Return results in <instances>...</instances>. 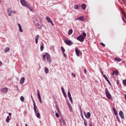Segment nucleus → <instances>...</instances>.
Listing matches in <instances>:
<instances>
[{"label": "nucleus", "instance_id": "obj_1", "mask_svg": "<svg viewBox=\"0 0 126 126\" xmlns=\"http://www.w3.org/2000/svg\"><path fill=\"white\" fill-rule=\"evenodd\" d=\"M20 2L23 6L28 8L32 12H34L33 7L25 0H20Z\"/></svg>", "mask_w": 126, "mask_h": 126}, {"label": "nucleus", "instance_id": "obj_2", "mask_svg": "<svg viewBox=\"0 0 126 126\" xmlns=\"http://www.w3.org/2000/svg\"><path fill=\"white\" fill-rule=\"evenodd\" d=\"M86 32H83L82 34L80 35L79 36L77 37V40L78 41H79L80 42H84V39L86 37Z\"/></svg>", "mask_w": 126, "mask_h": 126}, {"label": "nucleus", "instance_id": "obj_3", "mask_svg": "<svg viewBox=\"0 0 126 126\" xmlns=\"http://www.w3.org/2000/svg\"><path fill=\"white\" fill-rule=\"evenodd\" d=\"M105 93L107 98H108L109 100L111 99L112 98V96L111 95V94H110V93H109V90H108L107 88H105Z\"/></svg>", "mask_w": 126, "mask_h": 126}, {"label": "nucleus", "instance_id": "obj_4", "mask_svg": "<svg viewBox=\"0 0 126 126\" xmlns=\"http://www.w3.org/2000/svg\"><path fill=\"white\" fill-rule=\"evenodd\" d=\"M45 56L46 57V60L48 63H51L52 59H51V56H50V54L48 53H45Z\"/></svg>", "mask_w": 126, "mask_h": 126}, {"label": "nucleus", "instance_id": "obj_5", "mask_svg": "<svg viewBox=\"0 0 126 126\" xmlns=\"http://www.w3.org/2000/svg\"><path fill=\"white\" fill-rule=\"evenodd\" d=\"M8 92V88L7 87L2 88L0 90V92L2 94H6V93H7Z\"/></svg>", "mask_w": 126, "mask_h": 126}, {"label": "nucleus", "instance_id": "obj_6", "mask_svg": "<svg viewBox=\"0 0 126 126\" xmlns=\"http://www.w3.org/2000/svg\"><path fill=\"white\" fill-rule=\"evenodd\" d=\"M64 42L66 45H67L68 46H71V45H73V42H72V41H71L70 40H64Z\"/></svg>", "mask_w": 126, "mask_h": 126}, {"label": "nucleus", "instance_id": "obj_7", "mask_svg": "<svg viewBox=\"0 0 126 126\" xmlns=\"http://www.w3.org/2000/svg\"><path fill=\"white\" fill-rule=\"evenodd\" d=\"M37 96H38V100L40 104H42V98H41V94H40V92L39 91V90H37Z\"/></svg>", "mask_w": 126, "mask_h": 126}, {"label": "nucleus", "instance_id": "obj_8", "mask_svg": "<svg viewBox=\"0 0 126 126\" xmlns=\"http://www.w3.org/2000/svg\"><path fill=\"white\" fill-rule=\"evenodd\" d=\"M84 115H85V117H86V119H90V117H91V114L90 112H87V114H86V112H84Z\"/></svg>", "mask_w": 126, "mask_h": 126}, {"label": "nucleus", "instance_id": "obj_9", "mask_svg": "<svg viewBox=\"0 0 126 126\" xmlns=\"http://www.w3.org/2000/svg\"><path fill=\"white\" fill-rule=\"evenodd\" d=\"M46 19L48 21V22H49V23H51V25H52V26H54V23H53V21H52L51 18H50L49 17H46Z\"/></svg>", "mask_w": 126, "mask_h": 126}, {"label": "nucleus", "instance_id": "obj_10", "mask_svg": "<svg viewBox=\"0 0 126 126\" xmlns=\"http://www.w3.org/2000/svg\"><path fill=\"white\" fill-rule=\"evenodd\" d=\"M7 11L8 12V16H11V14H12V10H11V8H8Z\"/></svg>", "mask_w": 126, "mask_h": 126}, {"label": "nucleus", "instance_id": "obj_11", "mask_svg": "<svg viewBox=\"0 0 126 126\" xmlns=\"http://www.w3.org/2000/svg\"><path fill=\"white\" fill-rule=\"evenodd\" d=\"M75 20H80V21H83L84 20V16H81L80 17H79L75 19Z\"/></svg>", "mask_w": 126, "mask_h": 126}, {"label": "nucleus", "instance_id": "obj_12", "mask_svg": "<svg viewBox=\"0 0 126 126\" xmlns=\"http://www.w3.org/2000/svg\"><path fill=\"white\" fill-rule=\"evenodd\" d=\"M119 116L120 118H121L122 119L125 118V116L124 115V112L122 111L119 112Z\"/></svg>", "mask_w": 126, "mask_h": 126}, {"label": "nucleus", "instance_id": "obj_13", "mask_svg": "<svg viewBox=\"0 0 126 126\" xmlns=\"http://www.w3.org/2000/svg\"><path fill=\"white\" fill-rule=\"evenodd\" d=\"M33 110L34 111V113L35 114H37V113H39L38 112V109H37V106H36V104L33 105Z\"/></svg>", "mask_w": 126, "mask_h": 126}, {"label": "nucleus", "instance_id": "obj_14", "mask_svg": "<svg viewBox=\"0 0 126 126\" xmlns=\"http://www.w3.org/2000/svg\"><path fill=\"white\" fill-rule=\"evenodd\" d=\"M75 53H76V56H77V57H79L80 50H79L78 48H75Z\"/></svg>", "mask_w": 126, "mask_h": 126}, {"label": "nucleus", "instance_id": "obj_15", "mask_svg": "<svg viewBox=\"0 0 126 126\" xmlns=\"http://www.w3.org/2000/svg\"><path fill=\"white\" fill-rule=\"evenodd\" d=\"M24 81H25V78L22 77L20 80V84H23L24 83Z\"/></svg>", "mask_w": 126, "mask_h": 126}, {"label": "nucleus", "instance_id": "obj_16", "mask_svg": "<svg viewBox=\"0 0 126 126\" xmlns=\"http://www.w3.org/2000/svg\"><path fill=\"white\" fill-rule=\"evenodd\" d=\"M112 109H113V112L114 113V115L115 116H118V112L116 110V108H115V107H112Z\"/></svg>", "mask_w": 126, "mask_h": 126}, {"label": "nucleus", "instance_id": "obj_17", "mask_svg": "<svg viewBox=\"0 0 126 126\" xmlns=\"http://www.w3.org/2000/svg\"><path fill=\"white\" fill-rule=\"evenodd\" d=\"M40 36L39 35H36L35 38V43L36 44H38V39H39Z\"/></svg>", "mask_w": 126, "mask_h": 126}, {"label": "nucleus", "instance_id": "obj_18", "mask_svg": "<svg viewBox=\"0 0 126 126\" xmlns=\"http://www.w3.org/2000/svg\"><path fill=\"white\" fill-rule=\"evenodd\" d=\"M81 6L83 10H85L86 8V4H82Z\"/></svg>", "mask_w": 126, "mask_h": 126}, {"label": "nucleus", "instance_id": "obj_19", "mask_svg": "<svg viewBox=\"0 0 126 126\" xmlns=\"http://www.w3.org/2000/svg\"><path fill=\"white\" fill-rule=\"evenodd\" d=\"M114 74L115 75H118V74H119V71L118 70L113 71L112 75H114Z\"/></svg>", "mask_w": 126, "mask_h": 126}, {"label": "nucleus", "instance_id": "obj_20", "mask_svg": "<svg viewBox=\"0 0 126 126\" xmlns=\"http://www.w3.org/2000/svg\"><path fill=\"white\" fill-rule=\"evenodd\" d=\"M67 95H68V98H70L71 97V94H70V91H69V89H68V90Z\"/></svg>", "mask_w": 126, "mask_h": 126}, {"label": "nucleus", "instance_id": "obj_21", "mask_svg": "<svg viewBox=\"0 0 126 126\" xmlns=\"http://www.w3.org/2000/svg\"><path fill=\"white\" fill-rule=\"evenodd\" d=\"M73 32V31L72 30V29H70L68 31V35H71V34H72Z\"/></svg>", "mask_w": 126, "mask_h": 126}, {"label": "nucleus", "instance_id": "obj_22", "mask_svg": "<svg viewBox=\"0 0 126 126\" xmlns=\"http://www.w3.org/2000/svg\"><path fill=\"white\" fill-rule=\"evenodd\" d=\"M35 116L37 117V118H38V119H40L41 118V115L39 112L36 114Z\"/></svg>", "mask_w": 126, "mask_h": 126}, {"label": "nucleus", "instance_id": "obj_23", "mask_svg": "<svg viewBox=\"0 0 126 126\" xmlns=\"http://www.w3.org/2000/svg\"><path fill=\"white\" fill-rule=\"evenodd\" d=\"M8 52H9V48L6 47L4 49V53H7Z\"/></svg>", "mask_w": 126, "mask_h": 126}, {"label": "nucleus", "instance_id": "obj_24", "mask_svg": "<svg viewBox=\"0 0 126 126\" xmlns=\"http://www.w3.org/2000/svg\"><path fill=\"white\" fill-rule=\"evenodd\" d=\"M56 109L58 113H59V114H61V111H60V108H59V106H56Z\"/></svg>", "mask_w": 126, "mask_h": 126}, {"label": "nucleus", "instance_id": "obj_25", "mask_svg": "<svg viewBox=\"0 0 126 126\" xmlns=\"http://www.w3.org/2000/svg\"><path fill=\"white\" fill-rule=\"evenodd\" d=\"M114 61H116L117 62H121L122 60H121V58H115Z\"/></svg>", "mask_w": 126, "mask_h": 126}, {"label": "nucleus", "instance_id": "obj_26", "mask_svg": "<svg viewBox=\"0 0 126 126\" xmlns=\"http://www.w3.org/2000/svg\"><path fill=\"white\" fill-rule=\"evenodd\" d=\"M43 50H44V44H42L40 46V51L41 52H43Z\"/></svg>", "mask_w": 126, "mask_h": 126}, {"label": "nucleus", "instance_id": "obj_27", "mask_svg": "<svg viewBox=\"0 0 126 126\" xmlns=\"http://www.w3.org/2000/svg\"><path fill=\"white\" fill-rule=\"evenodd\" d=\"M10 121V118H9V116H7V118L6 119V122L7 123H9Z\"/></svg>", "mask_w": 126, "mask_h": 126}, {"label": "nucleus", "instance_id": "obj_28", "mask_svg": "<svg viewBox=\"0 0 126 126\" xmlns=\"http://www.w3.org/2000/svg\"><path fill=\"white\" fill-rule=\"evenodd\" d=\"M61 50L62 53H64V52H65V49H64V48H63V47L62 46L61 47Z\"/></svg>", "mask_w": 126, "mask_h": 126}, {"label": "nucleus", "instance_id": "obj_29", "mask_svg": "<svg viewBox=\"0 0 126 126\" xmlns=\"http://www.w3.org/2000/svg\"><path fill=\"white\" fill-rule=\"evenodd\" d=\"M31 98L33 102V105H36V103H35V100H34V98H33V96L31 95Z\"/></svg>", "mask_w": 126, "mask_h": 126}, {"label": "nucleus", "instance_id": "obj_30", "mask_svg": "<svg viewBox=\"0 0 126 126\" xmlns=\"http://www.w3.org/2000/svg\"><path fill=\"white\" fill-rule=\"evenodd\" d=\"M36 26L37 28H39V29H41V26H40V24L37 23L36 24Z\"/></svg>", "mask_w": 126, "mask_h": 126}, {"label": "nucleus", "instance_id": "obj_31", "mask_svg": "<svg viewBox=\"0 0 126 126\" xmlns=\"http://www.w3.org/2000/svg\"><path fill=\"white\" fill-rule=\"evenodd\" d=\"M43 60L44 62H46V53H45V55H43Z\"/></svg>", "mask_w": 126, "mask_h": 126}, {"label": "nucleus", "instance_id": "obj_32", "mask_svg": "<svg viewBox=\"0 0 126 126\" xmlns=\"http://www.w3.org/2000/svg\"><path fill=\"white\" fill-rule=\"evenodd\" d=\"M78 107L80 109L81 114H82V109H81V106H80V104H78Z\"/></svg>", "mask_w": 126, "mask_h": 126}, {"label": "nucleus", "instance_id": "obj_33", "mask_svg": "<svg viewBox=\"0 0 126 126\" xmlns=\"http://www.w3.org/2000/svg\"><path fill=\"white\" fill-rule=\"evenodd\" d=\"M45 73H49V69L48 68H45Z\"/></svg>", "mask_w": 126, "mask_h": 126}, {"label": "nucleus", "instance_id": "obj_34", "mask_svg": "<svg viewBox=\"0 0 126 126\" xmlns=\"http://www.w3.org/2000/svg\"><path fill=\"white\" fill-rule=\"evenodd\" d=\"M103 76L104 78H105V80L107 81L109 79L107 77V76L105 74H103Z\"/></svg>", "mask_w": 126, "mask_h": 126}, {"label": "nucleus", "instance_id": "obj_35", "mask_svg": "<svg viewBox=\"0 0 126 126\" xmlns=\"http://www.w3.org/2000/svg\"><path fill=\"white\" fill-rule=\"evenodd\" d=\"M20 100L22 102H23L24 101V96H21L20 97Z\"/></svg>", "mask_w": 126, "mask_h": 126}, {"label": "nucleus", "instance_id": "obj_36", "mask_svg": "<svg viewBox=\"0 0 126 126\" xmlns=\"http://www.w3.org/2000/svg\"><path fill=\"white\" fill-rule=\"evenodd\" d=\"M84 126H87V121L85 119H84Z\"/></svg>", "mask_w": 126, "mask_h": 126}, {"label": "nucleus", "instance_id": "obj_37", "mask_svg": "<svg viewBox=\"0 0 126 126\" xmlns=\"http://www.w3.org/2000/svg\"><path fill=\"white\" fill-rule=\"evenodd\" d=\"M123 83L125 86H126V79L123 80Z\"/></svg>", "mask_w": 126, "mask_h": 126}, {"label": "nucleus", "instance_id": "obj_38", "mask_svg": "<svg viewBox=\"0 0 126 126\" xmlns=\"http://www.w3.org/2000/svg\"><path fill=\"white\" fill-rule=\"evenodd\" d=\"M63 93L64 97H65V98H66L67 95H66V94L65 93V92H63Z\"/></svg>", "mask_w": 126, "mask_h": 126}, {"label": "nucleus", "instance_id": "obj_39", "mask_svg": "<svg viewBox=\"0 0 126 126\" xmlns=\"http://www.w3.org/2000/svg\"><path fill=\"white\" fill-rule=\"evenodd\" d=\"M74 9H78V5H75L74 6Z\"/></svg>", "mask_w": 126, "mask_h": 126}, {"label": "nucleus", "instance_id": "obj_40", "mask_svg": "<svg viewBox=\"0 0 126 126\" xmlns=\"http://www.w3.org/2000/svg\"><path fill=\"white\" fill-rule=\"evenodd\" d=\"M69 99L71 104H72V103H73V101H72V97H69Z\"/></svg>", "mask_w": 126, "mask_h": 126}, {"label": "nucleus", "instance_id": "obj_41", "mask_svg": "<svg viewBox=\"0 0 126 126\" xmlns=\"http://www.w3.org/2000/svg\"><path fill=\"white\" fill-rule=\"evenodd\" d=\"M55 115H56V117L57 118H59V117H60V114H59V113H56L55 114Z\"/></svg>", "mask_w": 126, "mask_h": 126}, {"label": "nucleus", "instance_id": "obj_42", "mask_svg": "<svg viewBox=\"0 0 126 126\" xmlns=\"http://www.w3.org/2000/svg\"><path fill=\"white\" fill-rule=\"evenodd\" d=\"M107 82H108V84H109V85L111 86V85H112V84H111V82H110V80H107Z\"/></svg>", "mask_w": 126, "mask_h": 126}, {"label": "nucleus", "instance_id": "obj_43", "mask_svg": "<svg viewBox=\"0 0 126 126\" xmlns=\"http://www.w3.org/2000/svg\"><path fill=\"white\" fill-rule=\"evenodd\" d=\"M68 106L69 107V109H70V111H71V105H70V104H68Z\"/></svg>", "mask_w": 126, "mask_h": 126}, {"label": "nucleus", "instance_id": "obj_44", "mask_svg": "<svg viewBox=\"0 0 126 126\" xmlns=\"http://www.w3.org/2000/svg\"><path fill=\"white\" fill-rule=\"evenodd\" d=\"M68 106L69 107V109H70V111H71V105H70V104H68Z\"/></svg>", "mask_w": 126, "mask_h": 126}, {"label": "nucleus", "instance_id": "obj_45", "mask_svg": "<svg viewBox=\"0 0 126 126\" xmlns=\"http://www.w3.org/2000/svg\"><path fill=\"white\" fill-rule=\"evenodd\" d=\"M19 31L20 32H23V30L22 29V28H20Z\"/></svg>", "mask_w": 126, "mask_h": 126}, {"label": "nucleus", "instance_id": "obj_46", "mask_svg": "<svg viewBox=\"0 0 126 126\" xmlns=\"http://www.w3.org/2000/svg\"><path fill=\"white\" fill-rule=\"evenodd\" d=\"M71 74L73 77H76V75L74 74V73H72Z\"/></svg>", "mask_w": 126, "mask_h": 126}, {"label": "nucleus", "instance_id": "obj_47", "mask_svg": "<svg viewBox=\"0 0 126 126\" xmlns=\"http://www.w3.org/2000/svg\"><path fill=\"white\" fill-rule=\"evenodd\" d=\"M99 69L101 74L103 75V74H104L103 73V71H102V69L101 68V67L99 68Z\"/></svg>", "mask_w": 126, "mask_h": 126}, {"label": "nucleus", "instance_id": "obj_48", "mask_svg": "<svg viewBox=\"0 0 126 126\" xmlns=\"http://www.w3.org/2000/svg\"><path fill=\"white\" fill-rule=\"evenodd\" d=\"M100 45H101V46H102V47H105V46H106L105 45V44L103 43L102 42L100 43Z\"/></svg>", "mask_w": 126, "mask_h": 126}, {"label": "nucleus", "instance_id": "obj_49", "mask_svg": "<svg viewBox=\"0 0 126 126\" xmlns=\"http://www.w3.org/2000/svg\"><path fill=\"white\" fill-rule=\"evenodd\" d=\"M62 122L63 125H65L66 123H65V121H64V120L63 119Z\"/></svg>", "mask_w": 126, "mask_h": 126}, {"label": "nucleus", "instance_id": "obj_50", "mask_svg": "<svg viewBox=\"0 0 126 126\" xmlns=\"http://www.w3.org/2000/svg\"><path fill=\"white\" fill-rule=\"evenodd\" d=\"M61 90L62 91V93L64 92V89H63V87H61Z\"/></svg>", "mask_w": 126, "mask_h": 126}, {"label": "nucleus", "instance_id": "obj_51", "mask_svg": "<svg viewBox=\"0 0 126 126\" xmlns=\"http://www.w3.org/2000/svg\"><path fill=\"white\" fill-rule=\"evenodd\" d=\"M18 27H19V29H20V28H22V27H21V25H20V24H18Z\"/></svg>", "mask_w": 126, "mask_h": 126}, {"label": "nucleus", "instance_id": "obj_52", "mask_svg": "<svg viewBox=\"0 0 126 126\" xmlns=\"http://www.w3.org/2000/svg\"><path fill=\"white\" fill-rule=\"evenodd\" d=\"M63 57H64V58H66V55L65 54V53H64V52L63 53Z\"/></svg>", "mask_w": 126, "mask_h": 126}, {"label": "nucleus", "instance_id": "obj_53", "mask_svg": "<svg viewBox=\"0 0 126 126\" xmlns=\"http://www.w3.org/2000/svg\"><path fill=\"white\" fill-rule=\"evenodd\" d=\"M84 73H85V74H87V70H86V69H84Z\"/></svg>", "mask_w": 126, "mask_h": 126}, {"label": "nucleus", "instance_id": "obj_54", "mask_svg": "<svg viewBox=\"0 0 126 126\" xmlns=\"http://www.w3.org/2000/svg\"><path fill=\"white\" fill-rule=\"evenodd\" d=\"M116 118H117L118 121H120V118H119V116H118V114H117V115H116Z\"/></svg>", "mask_w": 126, "mask_h": 126}, {"label": "nucleus", "instance_id": "obj_55", "mask_svg": "<svg viewBox=\"0 0 126 126\" xmlns=\"http://www.w3.org/2000/svg\"><path fill=\"white\" fill-rule=\"evenodd\" d=\"M81 117H82V119L83 120H85V119H84V117H83V114H82V115H81Z\"/></svg>", "mask_w": 126, "mask_h": 126}, {"label": "nucleus", "instance_id": "obj_56", "mask_svg": "<svg viewBox=\"0 0 126 126\" xmlns=\"http://www.w3.org/2000/svg\"><path fill=\"white\" fill-rule=\"evenodd\" d=\"M122 20L125 22V23H126V21L125 20V19H124V17H122Z\"/></svg>", "mask_w": 126, "mask_h": 126}, {"label": "nucleus", "instance_id": "obj_57", "mask_svg": "<svg viewBox=\"0 0 126 126\" xmlns=\"http://www.w3.org/2000/svg\"><path fill=\"white\" fill-rule=\"evenodd\" d=\"M1 65H2V62H1V61H0V66H1Z\"/></svg>", "mask_w": 126, "mask_h": 126}, {"label": "nucleus", "instance_id": "obj_58", "mask_svg": "<svg viewBox=\"0 0 126 126\" xmlns=\"http://www.w3.org/2000/svg\"><path fill=\"white\" fill-rule=\"evenodd\" d=\"M8 115H9V116H11L12 114H11V113H9Z\"/></svg>", "mask_w": 126, "mask_h": 126}, {"label": "nucleus", "instance_id": "obj_59", "mask_svg": "<svg viewBox=\"0 0 126 126\" xmlns=\"http://www.w3.org/2000/svg\"><path fill=\"white\" fill-rule=\"evenodd\" d=\"M16 89H17V90H19V89L18 88V86H16Z\"/></svg>", "mask_w": 126, "mask_h": 126}, {"label": "nucleus", "instance_id": "obj_60", "mask_svg": "<svg viewBox=\"0 0 126 126\" xmlns=\"http://www.w3.org/2000/svg\"><path fill=\"white\" fill-rule=\"evenodd\" d=\"M116 82H117V84H119V80H117Z\"/></svg>", "mask_w": 126, "mask_h": 126}, {"label": "nucleus", "instance_id": "obj_61", "mask_svg": "<svg viewBox=\"0 0 126 126\" xmlns=\"http://www.w3.org/2000/svg\"><path fill=\"white\" fill-rule=\"evenodd\" d=\"M124 97H125L126 101V94H125Z\"/></svg>", "mask_w": 126, "mask_h": 126}, {"label": "nucleus", "instance_id": "obj_62", "mask_svg": "<svg viewBox=\"0 0 126 126\" xmlns=\"http://www.w3.org/2000/svg\"><path fill=\"white\" fill-rule=\"evenodd\" d=\"M67 105L69 104V102L68 101H67Z\"/></svg>", "mask_w": 126, "mask_h": 126}, {"label": "nucleus", "instance_id": "obj_63", "mask_svg": "<svg viewBox=\"0 0 126 126\" xmlns=\"http://www.w3.org/2000/svg\"><path fill=\"white\" fill-rule=\"evenodd\" d=\"M67 105L69 104V102L68 101H67Z\"/></svg>", "mask_w": 126, "mask_h": 126}, {"label": "nucleus", "instance_id": "obj_64", "mask_svg": "<svg viewBox=\"0 0 126 126\" xmlns=\"http://www.w3.org/2000/svg\"><path fill=\"white\" fill-rule=\"evenodd\" d=\"M25 126H28V125H27V124H25Z\"/></svg>", "mask_w": 126, "mask_h": 126}]
</instances>
